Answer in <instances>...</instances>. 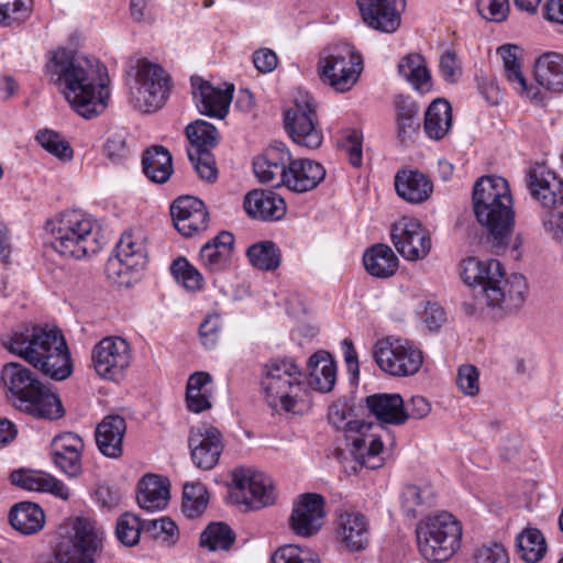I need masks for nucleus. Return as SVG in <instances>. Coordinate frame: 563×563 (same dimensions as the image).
Here are the masks:
<instances>
[{"label": "nucleus", "mask_w": 563, "mask_h": 563, "mask_svg": "<svg viewBox=\"0 0 563 563\" xmlns=\"http://www.w3.org/2000/svg\"><path fill=\"white\" fill-rule=\"evenodd\" d=\"M103 68L97 60L59 48L52 54L46 74L70 107L85 119L102 113L110 96Z\"/></svg>", "instance_id": "1"}, {"label": "nucleus", "mask_w": 563, "mask_h": 563, "mask_svg": "<svg viewBox=\"0 0 563 563\" xmlns=\"http://www.w3.org/2000/svg\"><path fill=\"white\" fill-rule=\"evenodd\" d=\"M4 346L54 380H65L73 373L69 349L57 329L26 327L13 332Z\"/></svg>", "instance_id": "2"}, {"label": "nucleus", "mask_w": 563, "mask_h": 563, "mask_svg": "<svg viewBox=\"0 0 563 563\" xmlns=\"http://www.w3.org/2000/svg\"><path fill=\"white\" fill-rule=\"evenodd\" d=\"M473 209L496 253L504 251L515 225V211L508 181L499 176H483L473 188Z\"/></svg>", "instance_id": "3"}, {"label": "nucleus", "mask_w": 563, "mask_h": 563, "mask_svg": "<svg viewBox=\"0 0 563 563\" xmlns=\"http://www.w3.org/2000/svg\"><path fill=\"white\" fill-rule=\"evenodd\" d=\"M462 277L474 287L475 296L481 297L488 307L511 311L521 307L526 300L528 285L525 276L512 274L505 278L504 267L498 260L467 258L463 264Z\"/></svg>", "instance_id": "4"}, {"label": "nucleus", "mask_w": 563, "mask_h": 563, "mask_svg": "<svg viewBox=\"0 0 563 563\" xmlns=\"http://www.w3.org/2000/svg\"><path fill=\"white\" fill-rule=\"evenodd\" d=\"M1 384L7 399L20 411L51 421L65 416L59 397L22 364H5L1 371Z\"/></svg>", "instance_id": "5"}, {"label": "nucleus", "mask_w": 563, "mask_h": 563, "mask_svg": "<svg viewBox=\"0 0 563 563\" xmlns=\"http://www.w3.org/2000/svg\"><path fill=\"white\" fill-rule=\"evenodd\" d=\"M45 231L51 235L53 250L66 258L80 260L101 249L98 224L81 210L60 212L46 221Z\"/></svg>", "instance_id": "6"}, {"label": "nucleus", "mask_w": 563, "mask_h": 563, "mask_svg": "<svg viewBox=\"0 0 563 563\" xmlns=\"http://www.w3.org/2000/svg\"><path fill=\"white\" fill-rule=\"evenodd\" d=\"M261 385L268 406L277 412L299 413L308 404V388L291 358H274L263 367Z\"/></svg>", "instance_id": "7"}, {"label": "nucleus", "mask_w": 563, "mask_h": 563, "mask_svg": "<svg viewBox=\"0 0 563 563\" xmlns=\"http://www.w3.org/2000/svg\"><path fill=\"white\" fill-rule=\"evenodd\" d=\"M328 420L330 424L343 432L346 444L353 459L362 466L376 470L383 466V441L374 432L373 422L352 419L349 406L343 401H335L329 407Z\"/></svg>", "instance_id": "8"}, {"label": "nucleus", "mask_w": 563, "mask_h": 563, "mask_svg": "<svg viewBox=\"0 0 563 563\" xmlns=\"http://www.w3.org/2000/svg\"><path fill=\"white\" fill-rule=\"evenodd\" d=\"M59 534L54 558L47 563H95L103 551L106 531L89 517L67 519Z\"/></svg>", "instance_id": "9"}, {"label": "nucleus", "mask_w": 563, "mask_h": 563, "mask_svg": "<svg viewBox=\"0 0 563 563\" xmlns=\"http://www.w3.org/2000/svg\"><path fill=\"white\" fill-rule=\"evenodd\" d=\"M418 549L429 562H445L461 548L462 526L450 512L428 516L416 528Z\"/></svg>", "instance_id": "10"}, {"label": "nucleus", "mask_w": 563, "mask_h": 563, "mask_svg": "<svg viewBox=\"0 0 563 563\" xmlns=\"http://www.w3.org/2000/svg\"><path fill=\"white\" fill-rule=\"evenodd\" d=\"M362 71V58L347 43L324 48L318 62L320 79L335 91L346 92L353 88Z\"/></svg>", "instance_id": "11"}, {"label": "nucleus", "mask_w": 563, "mask_h": 563, "mask_svg": "<svg viewBox=\"0 0 563 563\" xmlns=\"http://www.w3.org/2000/svg\"><path fill=\"white\" fill-rule=\"evenodd\" d=\"M169 76L159 65L147 59L139 60L134 79L130 84L131 104L142 112L161 109L169 93Z\"/></svg>", "instance_id": "12"}, {"label": "nucleus", "mask_w": 563, "mask_h": 563, "mask_svg": "<svg viewBox=\"0 0 563 563\" xmlns=\"http://www.w3.org/2000/svg\"><path fill=\"white\" fill-rule=\"evenodd\" d=\"M284 124L296 144L309 150H316L322 144L323 135L319 128L317 103L310 93L298 91L294 106L284 113Z\"/></svg>", "instance_id": "13"}, {"label": "nucleus", "mask_w": 563, "mask_h": 563, "mask_svg": "<svg viewBox=\"0 0 563 563\" xmlns=\"http://www.w3.org/2000/svg\"><path fill=\"white\" fill-rule=\"evenodd\" d=\"M374 357L382 371L397 377L415 375L423 363L422 352L401 338L388 336L377 341Z\"/></svg>", "instance_id": "14"}, {"label": "nucleus", "mask_w": 563, "mask_h": 563, "mask_svg": "<svg viewBox=\"0 0 563 563\" xmlns=\"http://www.w3.org/2000/svg\"><path fill=\"white\" fill-rule=\"evenodd\" d=\"M147 264L146 234L142 230L124 232L115 246V255L106 265L108 277L118 283H129L122 277L143 269Z\"/></svg>", "instance_id": "15"}, {"label": "nucleus", "mask_w": 563, "mask_h": 563, "mask_svg": "<svg viewBox=\"0 0 563 563\" xmlns=\"http://www.w3.org/2000/svg\"><path fill=\"white\" fill-rule=\"evenodd\" d=\"M232 483L231 496L238 504L262 508L275 501L273 481L262 472L238 467L232 472Z\"/></svg>", "instance_id": "16"}, {"label": "nucleus", "mask_w": 563, "mask_h": 563, "mask_svg": "<svg viewBox=\"0 0 563 563\" xmlns=\"http://www.w3.org/2000/svg\"><path fill=\"white\" fill-rule=\"evenodd\" d=\"M96 373L109 380L123 376L132 361L129 343L120 336H108L97 343L91 351Z\"/></svg>", "instance_id": "17"}, {"label": "nucleus", "mask_w": 563, "mask_h": 563, "mask_svg": "<svg viewBox=\"0 0 563 563\" xmlns=\"http://www.w3.org/2000/svg\"><path fill=\"white\" fill-rule=\"evenodd\" d=\"M390 234L394 246L405 260H422L431 251L430 234L417 219L401 218L391 227Z\"/></svg>", "instance_id": "18"}, {"label": "nucleus", "mask_w": 563, "mask_h": 563, "mask_svg": "<svg viewBox=\"0 0 563 563\" xmlns=\"http://www.w3.org/2000/svg\"><path fill=\"white\" fill-rule=\"evenodd\" d=\"M188 444L194 464L201 470H212L223 451L221 432L210 424H201L190 430Z\"/></svg>", "instance_id": "19"}, {"label": "nucleus", "mask_w": 563, "mask_h": 563, "mask_svg": "<svg viewBox=\"0 0 563 563\" xmlns=\"http://www.w3.org/2000/svg\"><path fill=\"white\" fill-rule=\"evenodd\" d=\"M324 498L316 493H306L299 496L294 504L289 523L291 530L300 537H311L324 523Z\"/></svg>", "instance_id": "20"}, {"label": "nucleus", "mask_w": 563, "mask_h": 563, "mask_svg": "<svg viewBox=\"0 0 563 563\" xmlns=\"http://www.w3.org/2000/svg\"><path fill=\"white\" fill-rule=\"evenodd\" d=\"M170 214L176 230L187 238L208 227L209 212L203 201L192 196L177 198L170 206Z\"/></svg>", "instance_id": "21"}, {"label": "nucleus", "mask_w": 563, "mask_h": 563, "mask_svg": "<svg viewBox=\"0 0 563 563\" xmlns=\"http://www.w3.org/2000/svg\"><path fill=\"white\" fill-rule=\"evenodd\" d=\"M364 23L385 33L395 32L400 25L405 0H357Z\"/></svg>", "instance_id": "22"}, {"label": "nucleus", "mask_w": 563, "mask_h": 563, "mask_svg": "<svg viewBox=\"0 0 563 563\" xmlns=\"http://www.w3.org/2000/svg\"><path fill=\"white\" fill-rule=\"evenodd\" d=\"M289 163L287 147L283 143H274L253 159V170L261 183L280 187L285 184Z\"/></svg>", "instance_id": "23"}, {"label": "nucleus", "mask_w": 563, "mask_h": 563, "mask_svg": "<svg viewBox=\"0 0 563 563\" xmlns=\"http://www.w3.org/2000/svg\"><path fill=\"white\" fill-rule=\"evenodd\" d=\"M192 95L200 113L223 119L232 100L233 86L225 89L213 87L210 82L200 78H191Z\"/></svg>", "instance_id": "24"}, {"label": "nucleus", "mask_w": 563, "mask_h": 563, "mask_svg": "<svg viewBox=\"0 0 563 563\" xmlns=\"http://www.w3.org/2000/svg\"><path fill=\"white\" fill-rule=\"evenodd\" d=\"M528 187L531 196L544 208L563 205V180L544 167L530 169Z\"/></svg>", "instance_id": "25"}, {"label": "nucleus", "mask_w": 563, "mask_h": 563, "mask_svg": "<svg viewBox=\"0 0 563 563\" xmlns=\"http://www.w3.org/2000/svg\"><path fill=\"white\" fill-rule=\"evenodd\" d=\"M325 174L321 163L308 158L292 159L290 156L284 186L294 192H307L317 188Z\"/></svg>", "instance_id": "26"}, {"label": "nucleus", "mask_w": 563, "mask_h": 563, "mask_svg": "<svg viewBox=\"0 0 563 563\" xmlns=\"http://www.w3.org/2000/svg\"><path fill=\"white\" fill-rule=\"evenodd\" d=\"M244 209L253 219L276 221L285 216L286 203L272 190L255 189L245 196Z\"/></svg>", "instance_id": "27"}, {"label": "nucleus", "mask_w": 563, "mask_h": 563, "mask_svg": "<svg viewBox=\"0 0 563 563\" xmlns=\"http://www.w3.org/2000/svg\"><path fill=\"white\" fill-rule=\"evenodd\" d=\"M126 431V422L119 415L106 416L96 428V443L99 451L108 457L122 455V442Z\"/></svg>", "instance_id": "28"}, {"label": "nucleus", "mask_w": 563, "mask_h": 563, "mask_svg": "<svg viewBox=\"0 0 563 563\" xmlns=\"http://www.w3.org/2000/svg\"><path fill=\"white\" fill-rule=\"evenodd\" d=\"M366 406L380 424L402 426L407 422V408L399 394L367 396Z\"/></svg>", "instance_id": "29"}, {"label": "nucleus", "mask_w": 563, "mask_h": 563, "mask_svg": "<svg viewBox=\"0 0 563 563\" xmlns=\"http://www.w3.org/2000/svg\"><path fill=\"white\" fill-rule=\"evenodd\" d=\"M136 500L148 512L165 509L169 500L168 481L154 474L144 475L137 484Z\"/></svg>", "instance_id": "30"}, {"label": "nucleus", "mask_w": 563, "mask_h": 563, "mask_svg": "<svg viewBox=\"0 0 563 563\" xmlns=\"http://www.w3.org/2000/svg\"><path fill=\"white\" fill-rule=\"evenodd\" d=\"M518 51L519 47L511 44L503 45L497 49V53L504 62L506 77L517 92L525 95L531 101L541 102L543 100L541 90L538 87H529L521 71Z\"/></svg>", "instance_id": "31"}, {"label": "nucleus", "mask_w": 563, "mask_h": 563, "mask_svg": "<svg viewBox=\"0 0 563 563\" xmlns=\"http://www.w3.org/2000/svg\"><path fill=\"white\" fill-rule=\"evenodd\" d=\"M308 377L306 386L320 393H329L336 382V365L331 355L318 351L308 360Z\"/></svg>", "instance_id": "32"}, {"label": "nucleus", "mask_w": 563, "mask_h": 563, "mask_svg": "<svg viewBox=\"0 0 563 563\" xmlns=\"http://www.w3.org/2000/svg\"><path fill=\"white\" fill-rule=\"evenodd\" d=\"M339 537L350 551H362L368 544L369 528L366 517L358 512H343L338 520Z\"/></svg>", "instance_id": "33"}, {"label": "nucleus", "mask_w": 563, "mask_h": 563, "mask_svg": "<svg viewBox=\"0 0 563 563\" xmlns=\"http://www.w3.org/2000/svg\"><path fill=\"white\" fill-rule=\"evenodd\" d=\"M395 188L399 197L410 203L426 201L433 190L431 180L417 170H401L395 177Z\"/></svg>", "instance_id": "34"}, {"label": "nucleus", "mask_w": 563, "mask_h": 563, "mask_svg": "<svg viewBox=\"0 0 563 563\" xmlns=\"http://www.w3.org/2000/svg\"><path fill=\"white\" fill-rule=\"evenodd\" d=\"M233 244L234 236L230 232H220L201 247L199 253L200 263L210 272L222 271L231 256Z\"/></svg>", "instance_id": "35"}, {"label": "nucleus", "mask_w": 563, "mask_h": 563, "mask_svg": "<svg viewBox=\"0 0 563 563\" xmlns=\"http://www.w3.org/2000/svg\"><path fill=\"white\" fill-rule=\"evenodd\" d=\"M366 272L376 278H388L398 269V258L386 244H375L368 247L363 255Z\"/></svg>", "instance_id": "36"}, {"label": "nucleus", "mask_w": 563, "mask_h": 563, "mask_svg": "<svg viewBox=\"0 0 563 563\" xmlns=\"http://www.w3.org/2000/svg\"><path fill=\"white\" fill-rule=\"evenodd\" d=\"M399 501L405 517L417 518L435 505V494L429 485H406L401 490Z\"/></svg>", "instance_id": "37"}, {"label": "nucleus", "mask_w": 563, "mask_h": 563, "mask_svg": "<svg viewBox=\"0 0 563 563\" xmlns=\"http://www.w3.org/2000/svg\"><path fill=\"white\" fill-rule=\"evenodd\" d=\"M534 77L539 86L547 90L563 91V56L547 53L534 65Z\"/></svg>", "instance_id": "38"}, {"label": "nucleus", "mask_w": 563, "mask_h": 563, "mask_svg": "<svg viewBox=\"0 0 563 563\" xmlns=\"http://www.w3.org/2000/svg\"><path fill=\"white\" fill-rule=\"evenodd\" d=\"M143 172L153 183L164 184L173 174V158L167 148L154 145L146 150L143 159Z\"/></svg>", "instance_id": "39"}, {"label": "nucleus", "mask_w": 563, "mask_h": 563, "mask_svg": "<svg viewBox=\"0 0 563 563\" xmlns=\"http://www.w3.org/2000/svg\"><path fill=\"white\" fill-rule=\"evenodd\" d=\"M45 522L44 511L40 506L33 503H20L10 511V523L23 534H33L38 532Z\"/></svg>", "instance_id": "40"}, {"label": "nucleus", "mask_w": 563, "mask_h": 563, "mask_svg": "<svg viewBox=\"0 0 563 563\" xmlns=\"http://www.w3.org/2000/svg\"><path fill=\"white\" fill-rule=\"evenodd\" d=\"M452 108L444 99L434 100L427 109L424 130L429 137L443 139L451 128Z\"/></svg>", "instance_id": "41"}, {"label": "nucleus", "mask_w": 563, "mask_h": 563, "mask_svg": "<svg viewBox=\"0 0 563 563\" xmlns=\"http://www.w3.org/2000/svg\"><path fill=\"white\" fill-rule=\"evenodd\" d=\"M398 73L410 82L415 89L420 91H428L430 89V73L421 55L409 54L404 57L398 65Z\"/></svg>", "instance_id": "42"}, {"label": "nucleus", "mask_w": 563, "mask_h": 563, "mask_svg": "<svg viewBox=\"0 0 563 563\" xmlns=\"http://www.w3.org/2000/svg\"><path fill=\"white\" fill-rule=\"evenodd\" d=\"M519 556L527 563L539 562L545 551V539L540 530L528 528L523 530L516 539Z\"/></svg>", "instance_id": "43"}, {"label": "nucleus", "mask_w": 563, "mask_h": 563, "mask_svg": "<svg viewBox=\"0 0 563 563\" xmlns=\"http://www.w3.org/2000/svg\"><path fill=\"white\" fill-rule=\"evenodd\" d=\"M246 255L250 263L261 271H274L280 265V250L272 241H261L251 245Z\"/></svg>", "instance_id": "44"}, {"label": "nucleus", "mask_w": 563, "mask_h": 563, "mask_svg": "<svg viewBox=\"0 0 563 563\" xmlns=\"http://www.w3.org/2000/svg\"><path fill=\"white\" fill-rule=\"evenodd\" d=\"M186 135L189 141L188 148L212 151L219 142L217 129L203 120H197L188 124Z\"/></svg>", "instance_id": "45"}, {"label": "nucleus", "mask_w": 563, "mask_h": 563, "mask_svg": "<svg viewBox=\"0 0 563 563\" xmlns=\"http://www.w3.org/2000/svg\"><path fill=\"white\" fill-rule=\"evenodd\" d=\"M235 541V533L224 522H211L200 536V545L210 551L229 550Z\"/></svg>", "instance_id": "46"}, {"label": "nucleus", "mask_w": 563, "mask_h": 563, "mask_svg": "<svg viewBox=\"0 0 563 563\" xmlns=\"http://www.w3.org/2000/svg\"><path fill=\"white\" fill-rule=\"evenodd\" d=\"M33 11V0H0V25H20Z\"/></svg>", "instance_id": "47"}, {"label": "nucleus", "mask_w": 563, "mask_h": 563, "mask_svg": "<svg viewBox=\"0 0 563 563\" xmlns=\"http://www.w3.org/2000/svg\"><path fill=\"white\" fill-rule=\"evenodd\" d=\"M208 496L203 485L186 484L183 492L181 509L186 517L196 518L207 508Z\"/></svg>", "instance_id": "48"}, {"label": "nucleus", "mask_w": 563, "mask_h": 563, "mask_svg": "<svg viewBox=\"0 0 563 563\" xmlns=\"http://www.w3.org/2000/svg\"><path fill=\"white\" fill-rule=\"evenodd\" d=\"M170 271L178 284L188 291L202 288V275L185 257H178L170 266Z\"/></svg>", "instance_id": "49"}, {"label": "nucleus", "mask_w": 563, "mask_h": 563, "mask_svg": "<svg viewBox=\"0 0 563 563\" xmlns=\"http://www.w3.org/2000/svg\"><path fill=\"white\" fill-rule=\"evenodd\" d=\"M271 563H320L316 552L308 548L285 544L271 555Z\"/></svg>", "instance_id": "50"}, {"label": "nucleus", "mask_w": 563, "mask_h": 563, "mask_svg": "<svg viewBox=\"0 0 563 563\" xmlns=\"http://www.w3.org/2000/svg\"><path fill=\"white\" fill-rule=\"evenodd\" d=\"M188 158L200 179L213 183L218 178V168L212 151L187 148Z\"/></svg>", "instance_id": "51"}, {"label": "nucleus", "mask_w": 563, "mask_h": 563, "mask_svg": "<svg viewBox=\"0 0 563 563\" xmlns=\"http://www.w3.org/2000/svg\"><path fill=\"white\" fill-rule=\"evenodd\" d=\"M143 532L164 543H174L178 536L176 523L168 517L143 520Z\"/></svg>", "instance_id": "52"}, {"label": "nucleus", "mask_w": 563, "mask_h": 563, "mask_svg": "<svg viewBox=\"0 0 563 563\" xmlns=\"http://www.w3.org/2000/svg\"><path fill=\"white\" fill-rule=\"evenodd\" d=\"M142 531L143 520L132 514H123L117 522V538L126 547L139 543Z\"/></svg>", "instance_id": "53"}, {"label": "nucleus", "mask_w": 563, "mask_h": 563, "mask_svg": "<svg viewBox=\"0 0 563 563\" xmlns=\"http://www.w3.org/2000/svg\"><path fill=\"white\" fill-rule=\"evenodd\" d=\"M36 140L43 148L57 158L63 161H69L73 158V148L60 134L51 130L40 131L36 134Z\"/></svg>", "instance_id": "54"}, {"label": "nucleus", "mask_w": 563, "mask_h": 563, "mask_svg": "<svg viewBox=\"0 0 563 563\" xmlns=\"http://www.w3.org/2000/svg\"><path fill=\"white\" fill-rule=\"evenodd\" d=\"M439 73L448 84H455L463 74L462 63L452 49H445L439 59Z\"/></svg>", "instance_id": "55"}, {"label": "nucleus", "mask_w": 563, "mask_h": 563, "mask_svg": "<svg viewBox=\"0 0 563 563\" xmlns=\"http://www.w3.org/2000/svg\"><path fill=\"white\" fill-rule=\"evenodd\" d=\"M103 151L109 161L119 164L129 157L130 150L126 144V134L123 131L112 133L103 145Z\"/></svg>", "instance_id": "56"}, {"label": "nucleus", "mask_w": 563, "mask_h": 563, "mask_svg": "<svg viewBox=\"0 0 563 563\" xmlns=\"http://www.w3.org/2000/svg\"><path fill=\"white\" fill-rule=\"evenodd\" d=\"M459 389L466 396H476L479 393V372L471 364L459 367L456 376Z\"/></svg>", "instance_id": "57"}, {"label": "nucleus", "mask_w": 563, "mask_h": 563, "mask_svg": "<svg viewBox=\"0 0 563 563\" xmlns=\"http://www.w3.org/2000/svg\"><path fill=\"white\" fill-rule=\"evenodd\" d=\"M85 444L82 439L74 432H64L56 435L51 443V452L82 455Z\"/></svg>", "instance_id": "58"}, {"label": "nucleus", "mask_w": 563, "mask_h": 563, "mask_svg": "<svg viewBox=\"0 0 563 563\" xmlns=\"http://www.w3.org/2000/svg\"><path fill=\"white\" fill-rule=\"evenodd\" d=\"M341 146L346 153L352 166L361 167L363 163L362 134L356 130L346 131L342 139Z\"/></svg>", "instance_id": "59"}, {"label": "nucleus", "mask_w": 563, "mask_h": 563, "mask_svg": "<svg viewBox=\"0 0 563 563\" xmlns=\"http://www.w3.org/2000/svg\"><path fill=\"white\" fill-rule=\"evenodd\" d=\"M48 474L31 471H14L11 481L14 485L32 492L44 493Z\"/></svg>", "instance_id": "60"}, {"label": "nucleus", "mask_w": 563, "mask_h": 563, "mask_svg": "<svg viewBox=\"0 0 563 563\" xmlns=\"http://www.w3.org/2000/svg\"><path fill=\"white\" fill-rule=\"evenodd\" d=\"M474 561L475 563H508L509 558L503 544L492 542L476 550Z\"/></svg>", "instance_id": "61"}, {"label": "nucleus", "mask_w": 563, "mask_h": 563, "mask_svg": "<svg viewBox=\"0 0 563 563\" xmlns=\"http://www.w3.org/2000/svg\"><path fill=\"white\" fill-rule=\"evenodd\" d=\"M52 460L57 468L66 476L77 478L82 473L81 455L79 454H62L51 452Z\"/></svg>", "instance_id": "62"}, {"label": "nucleus", "mask_w": 563, "mask_h": 563, "mask_svg": "<svg viewBox=\"0 0 563 563\" xmlns=\"http://www.w3.org/2000/svg\"><path fill=\"white\" fill-rule=\"evenodd\" d=\"M478 12L494 22H501L507 18L508 0H477Z\"/></svg>", "instance_id": "63"}, {"label": "nucleus", "mask_w": 563, "mask_h": 563, "mask_svg": "<svg viewBox=\"0 0 563 563\" xmlns=\"http://www.w3.org/2000/svg\"><path fill=\"white\" fill-rule=\"evenodd\" d=\"M221 321L219 314H209L199 327V335L207 349H213L219 339Z\"/></svg>", "instance_id": "64"}]
</instances>
